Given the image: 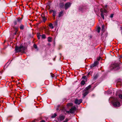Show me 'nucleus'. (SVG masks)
Instances as JSON below:
<instances>
[{"label":"nucleus","mask_w":122,"mask_h":122,"mask_svg":"<svg viewBox=\"0 0 122 122\" xmlns=\"http://www.w3.org/2000/svg\"><path fill=\"white\" fill-rule=\"evenodd\" d=\"M82 78L85 80V81H87V78L86 76H83L82 77Z\"/></svg>","instance_id":"nucleus-18"},{"label":"nucleus","mask_w":122,"mask_h":122,"mask_svg":"<svg viewBox=\"0 0 122 122\" xmlns=\"http://www.w3.org/2000/svg\"><path fill=\"white\" fill-rule=\"evenodd\" d=\"M91 85H89L88 86L86 87V88L84 89H85V90H87V91H89V89L91 88Z\"/></svg>","instance_id":"nucleus-12"},{"label":"nucleus","mask_w":122,"mask_h":122,"mask_svg":"<svg viewBox=\"0 0 122 122\" xmlns=\"http://www.w3.org/2000/svg\"><path fill=\"white\" fill-rule=\"evenodd\" d=\"M65 116L62 115H60L58 118V120L60 122L63 120L65 118Z\"/></svg>","instance_id":"nucleus-7"},{"label":"nucleus","mask_w":122,"mask_h":122,"mask_svg":"<svg viewBox=\"0 0 122 122\" xmlns=\"http://www.w3.org/2000/svg\"><path fill=\"white\" fill-rule=\"evenodd\" d=\"M43 15V16H44L43 15H42V19H43L44 21V22H45V21H46V18L45 17H43V16H42Z\"/></svg>","instance_id":"nucleus-24"},{"label":"nucleus","mask_w":122,"mask_h":122,"mask_svg":"<svg viewBox=\"0 0 122 122\" xmlns=\"http://www.w3.org/2000/svg\"><path fill=\"white\" fill-rule=\"evenodd\" d=\"M64 5L63 4H62L60 5V7L61 8H63V6H64Z\"/></svg>","instance_id":"nucleus-36"},{"label":"nucleus","mask_w":122,"mask_h":122,"mask_svg":"<svg viewBox=\"0 0 122 122\" xmlns=\"http://www.w3.org/2000/svg\"><path fill=\"white\" fill-rule=\"evenodd\" d=\"M85 80H82L81 82V83L82 85H84L85 83Z\"/></svg>","instance_id":"nucleus-23"},{"label":"nucleus","mask_w":122,"mask_h":122,"mask_svg":"<svg viewBox=\"0 0 122 122\" xmlns=\"http://www.w3.org/2000/svg\"><path fill=\"white\" fill-rule=\"evenodd\" d=\"M60 107V105H58L57 106V107Z\"/></svg>","instance_id":"nucleus-41"},{"label":"nucleus","mask_w":122,"mask_h":122,"mask_svg":"<svg viewBox=\"0 0 122 122\" xmlns=\"http://www.w3.org/2000/svg\"><path fill=\"white\" fill-rule=\"evenodd\" d=\"M111 67L112 69L115 70H117L119 68V64L117 63H115L111 65Z\"/></svg>","instance_id":"nucleus-3"},{"label":"nucleus","mask_w":122,"mask_h":122,"mask_svg":"<svg viewBox=\"0 0 122 122\" xmlns=\"http://www.w3.org/2000/svg\"><path fill=\"white\" fill-rule=\"evenodd\" d=\"M113 14H112L110 15V17L111 18H112L113 17Z\"/></svg>","instance_id":"nucleus-37"},{"label":"nucleus","mask_w":122,"mask_h":122,"mask_svg":"<svg viewBox=\"0 0 122 122\" xmlns=\"http://www.w3.org/2000/svg\"><path fill=\"white\" fill-rule=\"evenodd\" d=\"M71 5V4L70 2H68L66 3L65 5V9L67 10Z\"/></svg>","instance_id":"nucleus-8"},{"label":"nucleus","mask_w":122,"mask_h":122,"mask_svg":"<svg viewBox=\"0 0 122 122\" xmlns=\"http://www.w3.org/2000/svg\"><path fill=\"white\" fill-rule=\"evenodd\" d=\"M14 25H15L17 24V21L16 20H15L14 21Z\"/></svg>","instance_id":"nucleus-32"},{"label":"nucleus","mask_w":122,"mask_h":122,"mask_svg":"<svg viewBox=\"0 0 122 122\" xmlns=\"http://www.w3.org/2000/svg\"><path fill=\"white\" fill-rule=\"evenodd\" d=\"M58 108H59V107H57L56 108V111H58V110H59V109H58Z\"/></svg>","instance_id":"nucleus-40"},{"label":"nucleus","mask_w":122,"mask_h":122,"mask_svg":"<svg viewBox=\"0 0 122 122\" xmlns=\"http://www.w3.org/2000/svg\"><path fill=\"white\" fill-rule=\"evenodd\" d=\"M101 29V28L100 27H98L97 28V32L98 33H99L100 31V30Z\"/></svg>","instance_id":"nucleus-26"},{"label":"nucleus","mask_w":122,"mask_h":122,"mask_svg":"<svg viewBox=\"0 0 122 122\" xmlns=\"http://www.w3.org/2000/svg\"><path fill=\"white\" fill-rule=\"evenodd\" d=\"M33 46L34 48L35 49H37V47L36 45V44H34L33 45Z\"/></svg>","instance_id":"nucleus-31"},{"label":"nucleus","mask_w":122,"mask_h":122,"mask_svg":"<svg viewBox=\"0 0 122 122\" xmlns=\"http://www.w3.org/2000/svg\"><path fill=\"white\" fill-rule=\"evenodd\" d=\"M42 38L43 39H45L46 38V36L45 35H43L42 36Z\"/></svg>","instance_id":"nucleus-30"},{"label":"nucleus","mask_w":122,"mask_h":122,"mask_svg":"<svg viewBox=\"0 0 122 122\" xmlns=\"http://www.w3.org/2000/svg\"><path fill=\"white\" fill-rule=\"evenodd\" d=\"M26 49V47L22 45H21L19 47H16L15 50L17 52L24 53Z\"/></svg>","instance_id":"nucleus-1"},{"label":"nucleus","mask_w":122,"mask_h":122,"mask_svg":"<svg viewBox=\"0 0 122 122\" xmlns=\"http://www.w3.org/2000/svg\"><path fill=\"white\" fill-rule=\"evenodd\" d=\"M24 26L22 25H20V28L21 30H23L24 29Z\"/></svg>","instance_id":"nucleus-15"},{"label":"nucleus","mask_w":122,"mask_h":122,"mask_svg":"<svg viewBox=\"0 0 122 122\" xmlns=\"http://www.w3.org/2000/svg\"><path fill=\"white\" fill-rule=\"evenodd\" d=\"M13 28H15V30L17 32L18 31V27H16L15 26H14L13 27Z\"/></svg>","instance_id":"nucleus-25"},{"label":"nucleus","mask_w":122,"mask_h":122,"mask_svg":"<svg viewBox=\"0 0 122 122\" xmlns=\"http://www.w3.org/2000/svg\"><path fill=\"white\" fill-rule=\"evenodd\" d=\"M101 59V57H100L97 58V60L98 61H99Z\"/></svg>","instance_id":"nucleus-34"},{"label":"nucleus","mask_w":122,"mask_h":122,"mask_svg":"<svg viewBox=\"0 0 122 122\" xmlns=\"http://www.w3.org/2000/svg\"><path fill=\"white\" fill-rule=\"evenodd\" d=\"M16 33H17V32L16 31L14 33V35H16Z\"/></svg>","instance_id":"nucleus-42"},{"label":"nucleus","mask_w":122,"mask_h":122,"mask_svg":"<svg viewBox=\"0 0 122 122\" xmlns=\"http://www.w3.org/2000/svg\"><path fill=\"white\" fill-rule=\"evenodd\" d=\"M72 105V104L71 103H69L67 104V106L68 107L71 106Z\"/></svg>","instance_id":"nucleus-19"},{"label":"nucleus","mask_w":122,"mask_h":122,"mask_svg":"<svg viewBox=\"0 0 122 122\" xmlns=\"http://www.w3.org/2000/svg\"><path fill=\"white\" fill-rule=\"evenodd\" d=\"M76 110V108L75 106L73 107L69 111H67V113H69L70 112L71 113H74L75 111Z\"/></svg>","instance_id":"nucleus-4"},{"label":"nucleus","mask_w":122,"mask_h":122,"mask_svg":"<svg viewBox=\"0 0 122 122\" xmlns=\"http://www.w3.org/2000/svg\"><path fill=\"white\" fill-rule=\"evenodd\" d=\"M45 121L44 120H42L40 122H45Z\"/></svg>","instance_id":"nucleus-39"},{"label":"nucleus","mask_w":122,"mask_h":122,"mask_svg":"<svg viewBox=\"0 0 122 122\" xmlns=\"http://www.w3.org/2000/svg\"><path fill=\"white\" fill-rule=\"evenodd\" d=\"M48 40L49 42H51V41L52 39L50 37H48Z\"/></svg>","instance_id":"nucleus-21"},{"label":"nucleus","mask_w":122,"mask_h":122,"mask_svg":"<svg viewBox=\"0 0 122 122\" xmlns=\"http://www.w3.org/2000/svg\"><path fill=\"white\" fill-rule=\"evenodd\" d=\"M69 119L68 118H66L65 120L63 122H67L69 120Z\"/></svg>","instance_id":"nucleus-29"},{"label":"nucleus","mask_w":122,"mask_h":122,"mask_svg":"<svg viewBox=\"0 0 122 122\" xmlns=\"http://www.w3.org/2000/svg\"><path fill=\"white\" fill-rule=\"evenodd\" d=\"M82 101V100L81 99L78 100L77 99H76L74 101V102L76 104L79 105Z\"/></svg>","instance_id":"nucleus-5"},{"label":"nucleus","mask_w":122,"mask_h":122,"mask_svg":"<svg viewBox=\"0 0 122 122\" xmlns=\"http://www.w3.org/2000/svg\"><path fill=\"white\" fill-rule=\"evenodd\" d=\"M22 20V19L21 18H19L17 19V21L19 22H20Z\"/></svg>","instance_id":"nucleus-27"},{"label":"nucleus","mask_w":122,"mask_h":122,"mask_svg":"<svg viewBox=\"0 0 122 122\" xmlns=\"http://www.w3.org/2000/svg\"><path fill=\"white\" fill-rule=\"evenodd\" d=\"M63 10H61V11L59 13L58 15L59 17H60L63 15Z\"/></svg>","instance_id":"nucleus-10"},{"label":"nucleus","mask_w":122,"mask_h":122,"mask_svg":"<svg viewBox=\"0 0 122 122\" xmlns=\"http://www.w3.org/2000/svg\"><path fill=\"white\" fill-rule=\"evenodd\" d=\"M50 11L51 12H53V13L54 12V11H55L54 10H50Z\"/></svg>","instance_id":"nucleus-38"},{"label":"nucleus","mask_w":122,"mask_h":122,"mask_svg":"<svg viewBox=\"0 0 122 122\" xmlns=\"http://www.w3.org/2000/svg\"><path fill=\"white\" fill-rule=\"evenodd\" d=\"M101 16L102 17V18L103 19H104V14H103L102 13H101Z\"/></svg>","instance_id":"nucleus-22"},{"label":"nucleus","mask_w":122,"mask_h":122,"mask_svg":"<svg viewBox=\"0 0 122 122\" xmlns=\"http://www.w3.org/2000/svg\"><path fill=\"white\" fill-rule=\"evenodd\" d=\"M89 92V91H88L86 90H85L84 89L82 95L83 96V97H84Z\"/></svg>","instance_id":"nucleus-6"},{"label":"nucleus","mask_w":122,"mask_h":122,"mask_svg":"<svg viewBox=\"0 0 122 122\" xmlns=\"http://www.w3.org/2000/svg\"><path fill=\"white\" fill-rule=\"evenodd\" d=\"M104 27H105V26H104V25H102V29L103 30L104 29Z\"/></svg>","instance_id":"nucleus-35"},{"label":"nucleus","mask_w":122,"mask_h":122,"mask_svg":"<svg viewBox=\"0 0 122 122\" xmlns=\"http://www.w3.org/2000/svg\"><path fill=\"white\" fill-rule=\"evenodd\" d=\"M98 63L97 61L95 62H94V64L91 66V67L92 68V67H94L96 66L98 64Z\"/></svg>","instance_id":"nucleus-11"},{"label":"nucleus","mask_w":122,"mask_h":122,"mask_svg":"<svg viewBox=\"0 0 122 122\" xmlns=\"http://www.w3.org/2000/svg\"><path fill=\"white\" fill-rule=\"evenodd\" d=\"M107 6V5H106L105 6V8H106Z\"/></svg>","instance_id":"nucleus-44"},{"label":"nucleus","mask_w":122,"mask_h":122,"mask_svg":"<svg viewBox=\"0 0 122 122\" xmlns=\"http://www.w3.org/2000/svg\"><path fill=\"white\" fill-rule=\"evenodd\" d=\"M41 36L40 33H38L37 34V37L38 39H39L40 38V36Z\"/></svg>","instance_id":"nucleus-17"},{"label":"nucleus","mask_w":122,"mask_h":122,"mask_svg":"<svg viewBox=\"0 0 122 122\" xmlns=\"http://www.w3.org/2000/svg\"><path fill=\"white\" fill-rule=\"evenodd\" d=\"M56 12L55 11H54V12L53 13V17H54V19H55V17L56 16Z\"/></svg>","instance_id":"nucleus-20"},{"label":"nucleus","mask_w":122,"mask_h":122,"mask_svg":"<svg viewBox=\"0 0 122 122\" xmlns=\"http://www.w3.org/2000/svg\"><path fill=\"white\" fill-rule=\"evenodd\" d=\"M100 11L101 13H102L103 14L104 13H106L107 12V11L104 9H101Z\"/></svg>","instance_id":"nucleus-9"},{"label":"nucleus","mask_w":122,"mask_h":122,"mask_svg":"<svg viewBox=\"0 0 122 122\" xmlns=\"http://www.w3.org/2000/svg\"><path fill=\"white\" fill-rule=\"evenodd\" d=\"M92 73V71H90L87 74V77H88V76H89V75H91Z\"/></svg>","instance_id":"nucleus-28"},{"label":"nucleus","mask_w":122,"mask_h":122,"mask_svg":"<svg viewBox=\"0 0 122 122\" xmlns=\"http://www.w3.org/2000/svg\"><path fill=\"white\" fill-rule=\"evenodd\" d=\"M120 57L122 58V55L120 56Z\"/></svg>","instance_id":"nucleus-43"},{"label":"nucleus","mask_w":122,"mask_h":122,"mask_svg":"<svg viewBox=\"0 0 122 122\" xmlns=\"http://www.w3.org/2000/svg\"><path fill=\"white\" fill-rule=\"evenodd\" d=\"M119 97L122 99V95H120L119 96Z\"/></svg>","instance_id":"nucleus-33"},{"label":"nucleus","mask_w":122,"mask_h":122,"mask_svg":"<svg viewBox=\"0 0 122 122\" xmlns=\"http://www.w3.org/2000/svg\"><path fill=\"white\" fill-rule=\"evenodd\" d=\"M119 100V98H115L114 99L112 102L114 106L118 107L120 106V104Z\"/></svg>","instance_id":"nucleus-2"},{"label":"nucleus","mask_w":122,"mask_h":122,"mask_svg":"<svg viewBox=\"0 0 122 122\" xmlns=\"http://www.w3.org/2000/svg\"><path fill=\"white\" fill-rule=\"evenodd\" d=\"M57 116V115L56 113L54 114L53 115H52L51 116V118H54L55 117Z\"/></svg>","instance_id":"nucleus-16"},{"label":"nucleus","mask_w":122,"mask_h":122,"mask_svg":"<svg viewBox=\"0 0 122 122\" xmlns=\"http://www.w3.org/2000/svg\"><path fill=\"white\" fill-rule=\"evenodd\" d=\"M49 26L51 29H53L54 28V26H53V24L52 23H50L49 25Z\"/></svg>","instance_id":"nucleus-13"},{"label":"nucleus","mask_w":122,"mask_h":122,"mask_svg":"<svg viewBox=\"0 0 122 122\" xmlns=\"http://www.w3.org/2000/svg\"><path fill=\"white\" fill-rule=\"evenodd\" d=\"M98 76V75L97 74L94 76L93 79L94 80H96Z\"/></svg>","instance_id":"nucleus-14"},{"label":"nucleus","mask_w":122,"mask_h":122,"mask_svg":"<svg viewBox=\"0 0 122 122\" xmlns=\"http://www.w3.org/2000/svg\"><path fill=\"white\" fill-rule=\"evenodd\" d=\"M35 122V121H33L32 122Z\"/></svg>","instance_id":"nucleus-45"}]
</instances>
